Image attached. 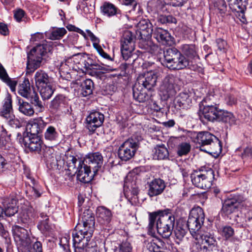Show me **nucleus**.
Masks as SVG:
<instances>
[{
  "label": "nucleus",
  "mask_w": 252,
  "mask_h": 252,
  "mask_svg": "<svg viewBox=\"0 0 252 252\" xmlns=\"http://www.w3.org/2000/svg\"><path fill=\"white\" fill-rule=\"evenodd\" d=\"M164 65L171 70L188 68L194 71L202 72L203 69L198 64L183 55L176 48H169L164 51Z\"/></svg>",
  "instance_id": "1"
},
{
  "label": "nucleus",
  "mask_w": 252,
  "mask_h": 252,
  "mask_svg": "<svg viewBox=\"0 0 252 252\" xmlns=\"http://www.w3.org/2000/svg\"><path fill=\"white\" fill-rule=\"evenodd\" d=\"M195 142L197 148L207 153H215L221 150V141L215 135L208 131L198 132Z\"/></svg>",
  "instance_id": "2"
},
{
  "label": "nucleus",
  "mask_w": 252,
  "mask_h": 252,
  "mask_svg": "<svg viewBox=\"0 0 252 252\" xmlns=\"http://www.w3.org/2000/svg\"><path fill=\"white\" fill-rule=\"evenodd\" d=\"M156 221L171 226L174 228L175 225V217L171 210L166 209L159 210L152 213H149V224L147 227L148 234L154 236L156 235Z\"/></svg>",
  "instance_id": "3"
},
{
  "label": "nucleus",
  "mask_w": 252,
  "mask_h": 252,
  "mask_svg": "<svg viewBox=\"0 0 252 252\" xmlns=\"http://www.w3.org/2000/svg\"><path fill=\"white\" fill-rule=\"evenodd\" d=\"M17 140L22 146L28 148L31 151L41 153L45 158H47L52 154L53 149L46 147L43 144L40 136H22L20 133H18Z\"/></svg>",
  "instance_id": "4"
},
{
  "label": "nucleus",
  "mask_w": 252,
  "mask_h": 252,
  "mask_svg": "<svg viewBox=\"0 0 252 252\" xmlns=\"http://www.w3.org/2000/svg\"><path fill=\"white\" fill-rule=\"evenodd\" d=\"M204 220L205 214L203 210L201 207L197 206L191 210L187 225L193 237L205 232L201 230Z\"/></svg>",
  "instance_id": "5"
},
{
  "label": "nucleus",
  "mask_w": 252,
  "mask_h": 252,
  "mask_svg": "<svg viewBox=\"0 0 252 252\" xmlns=\"http://www.w3.org/2000/svg\"><path fill=\"white\" fill-rule=\"evenodd\" d=\"M243 201V196L239 194H231L222 204V213L230 220L238 222V208L240 207L241 203Z\"/></svg>",
  "instance_id": "6"
},
{
  "label": "nucleus",
  "mask_w": 252,
  "mask_h": 252,
  "mask_svg": "<svg viewBox=\"0 0 252 252\" xmlns=\"http://www.w3.org/2000/svg\"><path fill=\"white\" fill-rule=\"evenodd\" d=\"M192 184L196 187L206 189L212 186L215 179L214 171L211 168L194 171L190 175Z\"/></svg>",
  "instance_id": "7"
},
{
  "label": "nucleus",
  "mask_w": 252,
  "mask_h": 252,
  "mask_svg": "<svg viewBox=\"0 0 252 252\" xmlns=\"http://www.w3.org/2000/svg\"><path fill=\"white\" fill-rule=\"evenodd\" d=\"M46 53L45 46L39 44L33 47L28 53L27 63V72L32 73L39 68L43 61V56Z\"/></svg>",
  "instance_id": "8"
},
{
  "label": "nucleus",
  "mask_w": 252,
  "mask_h": 252,
  "mask_svg": "<svg viewBox=\"0 0 252 252\" xmlns=\"http://www.w3.org/2000/svg\"><path fill=\"white\" fill-rule=\"evenodd\" d=\"M179 81V78L173 74H168L165 77L159 90V94L162 100H167L176 94Z\"/></svg>",
  "instance_id": "9"
},
{
  "label": "nucleus",
  "mask_w": 252,
  "mask_h": 252,
  "mask_svg": "<svg viewBox=\"0 0 252 252\" xmlns=\"http://www.w3.org/2000/svg\"><path fill=\"white\" fill-rule=\"evenodd\" d=\"M141 137L132 136L125 141L118 150V156L121 159L127 161L132 158L138 148L139 142Z\"/></svg>",
  "instance_id": "10"
},
{
  "label": "nucleus",
  "mask_w": 252,
  "mask_h": 252,
  "mask_svg": "<svg viewBox=\"0 0 252 252\" xmlns=\"http://www.w3.org/2000/svg\"><path fill=\"white\" fill-rule=\"evenodd\" d=\"M198 240L196 244L197 252H216L219 251L218 243L214 235L209 232H203L194 237Z\"/></svg>",
  "instance_id": "11"
},
{
  "label": "nucleus",
  "mask_w": 252,
  "mask_h": 252,
  "mask_svg": "<svg viewBox=\"0 0 252 252\" xmlns=\"http://www.w3.org/2000/svg\"><path fill=\"white\" fill-rule=\"evenodd\" d=\"M79 221L83 223V228L80 229V224L78 223L72 232L92 237L95 224L94 217L92 211L90 209L85 210Z\"/></svg>",
  "instance_id": "12"
},
{
  "label": "nucleus",
  "mask_w": 252,
  "mask_h": 252,
  "mask_svg": "<svg viewBox=\"0 0 252 252\" xmlns=\"http://www.w3.org/2000/svg\"><path fill=\"white\" fill-rule=\"evenodd\" d=\"M12 232L19 250L23 252L24 250L29 249L32 241L28 230L22 226L14 225L12 227Z\"/></svg>",
  "instance_id": "13"
},
{
  "label": "nucleus",
  "mask_w": 252,
  "mask_h": 252,
  "mask_svg": "<svg viewBox=\"0 0 252 252\" xmlns=\"http://www.w3.org/2000/svg\"><path fill=\"white\" fill-rule=\"evenodd\" d=\"M134 36L131 32L125 31L121 39V52L126 61L130 59L135 49Z\"/></svg>",
  "instance_id": "14"
},
{
  "label": "nucleus",
  "mask_w": 252,
  "mask_h": 252,
  "mask_svg": "<svg viewBox=\"0 0 252 252\" xmlns=\"http://www.w3.org/2000/svg\"><path fill=\"white\" fill-rule=\"evenodd\" d=\"M159 75L160 70L158 69L149 70L144 74L139 75L134 85L150 90L156 85Z\"/></svg>",
  "instance_id": "15"
},
{
  "label": "nucleus",
  "mask_w": 252,
  "mask_h": 252,
  "mask_svg": "<svg viewBox=\"0 0 252 252\" xmlns=\"http://www.w3.org/2000/svg\"><path fill=\"white\" fill-rule=\"evenodd\" d=\"M72 238L74 252H89L90 247L89 242L92 237L83 235L79 233L72 232Z\"/></svg>",
  "instance_id": "16"
},
{
  "label": "nucleus",
  "mask_w": 252,
  "mask_h": 252,
  "mask_svg": "<svg viewBox=\"0 0 252 252\" xmlns=\"http://www.w3.org/2000/svg\"><path fill=\"white\" fill-rule=\"evenodd\" d=\"M104 120V115L98 112L94 111L86 117V128L92 132H94L97 128L102 126Z\"/></svg>",
  "instance_id": "17"
},
{
  "label": "nucleus",
  "mask_w": 252,
  "mask_h": 252,
  "mask_svg": "<svg viewBox=\"0 0 252 252\" xmlns=\"http://www.w3.org/2000/svg\"><path fill=\"white\" fill-rule=\"evenodd\" d=\"M92 168L84 161L79 160L76 171L77 178L80 182L88 183L91 182L96 173L91 171Z\"/></svg>",
  "instance_id": "18"
},
{
  "label": "nucleus",
  "mask_w": 252,
  "mask_h": 252,
  "mask_svg": "<svg viewBox=\"0 0 252 252\" xmlns=\"http://www.w3.org/2000/svg\"><path fill=\"white\" fill-rule=\"evenodd\" d=\"M84 162L89 164L94 173H96L98 170L101 167L103 158L101 154L99 152H93L88 154L83 160Z\"/></svg>",
  "instance_id": "19"
},
{
  "label": "nucleus",
  "mask_w": 252,
  "mask_h": 252,
  "mask_svg": "<svg viewBox=\"0 0 252 252\" xmlns=\"http://www.w3.org/2000/svg\"><path fill=\"white\" fill-rule=\"evenodd\" d=\"M80 59L79 64L81 62L84 64V67L88 70H90L92 65L95 62L93 60L89 57V55L86 53H79L74 55L73 57L68 58L64 63L65 65L68 66L69 68H74L73 62L75 63L74 59Z\"/></svg>",
  "instance_id": "20"
},
{
  "label": "nucleus",
  "mask_w": 252,
  "mask_h": 252,
  "mask_svg": "<svg viewBox=\"0 0 252 252\" xmlns=\"http://www.w3.org/2000/svg\"><path fill=\"white\" fill-rule=\"evenodd\" d=\"M68 99L65 95L59 94L50 102L49 107L53 112H64L68 106Z\"/></svg>",
  "instance_id": "21"
},
{
  "label": "nucleus",
  "mask_w": 252,
  "mask_h": 252,
  "mask_svg": "<svg viewBox=\"0 0 252 252\" xmlns=\"http://www.w3.org/2000/svg\"><path fill=\"white\" fill-rule=\"evenodd\" d=\"M46 126L47 123L41 118L34 119L28 123L27 128L29 131L26 136H40Z\"/></svg>",
  "instance_id": "22"
},
{
  "label": "nucleus",
  "mask_w": 252,
  "mask_h": 252,
  "mask_svg": "<svg viewBox=\"0 0 252 252\" xmlns=\"http://www.w3.org/2000/svg\"><path fill=\"white\" fill-rule=\"evenodd\" d=\"M96 214L97 221L100 225L107 226L110 224L113 217L110 210L104 206H99L96 209Z\"/></svg>",
  "instance_id": "23"
},
{
  "label": "nucleus",
  "mask_w": 252,
  "mask_h": 252,
  "mask_svg": "<svg viewBox=\"0 0 252 252\" xmlns=\"http://www.w3.org/2000/svg\"><path fill=\"white\" fill-rule=\"evenodd\" d=\"M152 31L153 37L158 42L161 43L163 45H171L172 44L173 38L167 30L161 28L156 27Z\"/></svg>",
  "instance_id": "24"
},
{
  "label": "nucleus",
  "mask_w": 252,
  "mask_h": 252,
  "mask_svg": "<svg viewBox=\"0 0 252 252\" xmlns=\"http://www.w3.org/2000/svg\"><path fill=\"white\" fill-rule=\"evenodd\" d=\"M148 187V194L150 197H153L161 194L166 186L163 180L157 178L149 182Z\"/></svg>",
  "instance_id": "25"
},
{
  "label": "nucleus",
  "mask_w": 252,
  "mask_h": 252,
  "mask_svg": "<svg viewBox=\"0 0 252 252\" xmlns=\"http://www.w3.org/2000/svg\"><path fill=\"white\" fill-rule=\"evenodd\" d=\"M220 109L217 105H207L204 106L202 111L201 118H204L208 121H217Z\"/></svg>",
  "instance_id": "26"
},
{
  "label": "nucleus",
  "mask_w": 252,
  "mask_h": 252,
  "mask_svg": "<svg viewBox=\"0 0 252 252\" xmlns=\"http://www.w3.org/2000/svg\"><path fill=\"white\" fill-rule=\"evenodd\" d=\"M17 200L13 198H7L3 202V216L10 217L14 216L18 212V207L17 206Z\"/></svg>",
  "instance_id": "27"
},
{
  "label": "nucleus",
  "mask_w": 252,
  "mask_h": 252,
  "mask_svg": "<svg viewBox=\"0 0 252 252\" xmlns=\"http://www.w3.org/2000/svg\"><path fill=\"white\" fill-rule=\"evenodd\" d=\"M191 103V98L188 92H183L179 94L175 99V107L178 109L188 108Z\"/></svg>",
  "instance_id": "28"
},
{
  "label": "nucleus",
  "mask_w": 252,
  "mask_h": 252,
  "mask_svg": "<svg viewBox=\"0 0 252 252\" xmlns=\"http://www.w3.org/2000/svg\"><path fill=\"white\" fill-rule=\"evenodd\" d=\"M12 100L11 96L7 94L2 102V106L0 109V116L3 118L6 117L13 114Z\"/></svg>",
  "instance_id": "29"
},
{
  "label": "nucleus",
  "mask_w": 252,
  "mask_h": 252,
  "mask_svg": "<svg viewBox=\"0 0 252 252\" xmlns=\"http://www.w3.org/2000/svg\"><path fill=\"white\" fill-rule=\"evenodd\" d=\"M153 238L147 241L146 248L151 252H158L163 250L165 243L160 238L152 236Z\"/></svg>",
  "instance_id": "30"
},
{
  "label": "nucleus",
  "mask_w": 252,
  "mask_h": 252,
  "mask_svg": "<svg viewBox=\"0 0 252 252\" xmlns=\"http://www.w3.org/2000/svg\"><path fill=\"white\" fill-rule=\"evenodd\" d=\"M182 54L192 60L199 59L197 48L194 44H183L181 46Z\"/></svg>",
  "instance_id": "31"
},
{
  "label": "nucleus",
  "mask_w": 252,
  "mask_h": 252,
  "mask_svg": "<svg viewBox=\"0 0 252 252\" xmlns=\"http://www.w3.org/2000/svg\"><path fill=\"white\" fill-rule=\"evenodd\" d=\"M34 79L37 88L51 83L49 76L42 70H39L36 72Z\"/></svg>",
  "instance_id": "32"
},
{
  "label": "nucleus",
  "mask_w": 252,
  "mask_h": 252,
  "mask_svg": "<svg viewBox=\"0 0 252 252\" xmlns=\"http://www.w3.org/2000/svg\"><path fill=\"white\" fill-rule=\"evenodd\" d=\"M18 92L20 95L27 99L32 97L35 92L32 91L30 86V83L28 79H25L24 81L19 85Z\"/></svg>",
  "instance_id": "33"
},
{
  "label": "nucleus",
  "mask_w": 252,
  "mask_h": 252,
  "mask_svg": "<svg viewBox=\"0 0 252 252\" xmlns=\"http://www.w3.org/2000/svg\"><path fill=\"white\" fill-rule=\"evenodd\" d=\"M133 98L139 102H144L149 99V96L147 94V90L143 88H141L138 86L134 85L133 87Z\"/></svg>",
  "instance_id": "34"
},
{
  "label": "nucleus",
  "mask_w": 252,
  "mask_h": 252,
  "mask_svg": "<svg viewBox=\"0 0 252 252\" xmlns=\"http://www.w3.org/2000/svg\"><path fill=\"white\" fill-rule=\"evenodd\" d=\"M152 156L154 159L163 160L168 158L169 153L164 145H158L153 150Z\"/></svg>",
  "instance_id": "35"
},
{
  "label": "nucleus",
  "mask_w": 252,
  "mask_h": 252,
  "mask_svg": "<svg viewBox=\"0 0 252 252\" xmlns=\"http://www.w3.org/2000/svg\"><path fill=\"white\" fill-rule=\"evenodd\" d=\"M158 233L164 239H168L171 235L173 228L171 226L157 221L155 229Z\"/></svg>",
  "instance_id": "36"
},
{
  "label": "nucleus",
  "mask_w": 252,
  "mask_h": 252,
  "mask_svg": "<svg viewBox=\"0 0 252 252\" xmlns=\"http://www.w3.org/2000/svg\"><path fill=\"white\" fill-rule=\"evenodd\" d=\"M218 117L217 120L218 122H222L232 125L235 123V118L232 113L227 111L220 109Z\"/></svg>",
  "instance_id": "37"
},
{
  "label": "nucleus",
  "mask_w": 252,
  "mask_h": 252,
  "mask_svg": "<svg viewBox=\"0 0 252 252\" xmlns=\"http://www.w3.org/2000/svg\"><path fill=\"white\" fill-rule=\"evenodd\" d=\"M18 110L22 114L28 116L33 115L34 110L30 103L18 98Z\"/></svg>",
  "instance_id": "38"
},
{
  "label": "nucleus",
  "mask_w": 252,
  "mask_h": 252,
  "mask_svg": "<svg viewBox=\"0 0 252 252\" xmlns=\"http://www.w3.org/2000/svg\"><path fill=\"white\" fill-rule=\"evenodd\" d=\"M232 11H243L247 9L248 0H226Z\"/></svg>",
  "instance_id": "39"
},
{
  "label": "nucleus",
  "mask_w": 252,
  "mask_h": 252,
  "mask_svg": "<svg viewBox=\"0 0 252 252\" xmlns=\"http://www.w3.org/2000/svg\"><path fill=\"white\" fill-rule=\"evenodd\" d=\"M0 78L9 86L11 91L15 92L17 81L15 80L11 79L6 73V70L2 65H0Z\"/></svg>",
  "instance_id": "40"
},
{
  "label": "nucleus",
  "mask_w": 252,
  "mask_h": 252,
  "mask_svg": "<svg viewBox=\"0 0 252 252\" xmlns=\"http://www.w3.org/2000/svg\"><path fill=\"white\" fill-rule=\"evenodd\" d=\"M101 10L103 15L111 17L120 13V11L112 3L104 2L101 7Z\"/></svg>",
  "instance_id": "41"
},
{
  "label": "nucleus",
  "mask_w": 252,
  "mask_h": 252,
  "mask_svg": "<svg viewBox=\"0 0 252 252\" xmlns=\"http://www.w3.org/2000/svg\"><path fill=\"white\" fill-rule=\"evenodd\" d=\"M81 94L84 97L87 96L93 93L94 83L90 79L84 80L81 85Z\"/></svg>",
  "instance_id": "42"
},
{
  "label": "nucleus",
  "mask_w": 252,
  "mask_h": 252,
  "mask_svg": "<svg viewBox=\"0 0 252 252\" xmlns=\"http://www.w3.org/2000/svg\"><path fill=\"white\" fill-rule=\"evenodd\" d=\"M43 100H48L52 96L55 89L51 83L37 88Z\"/></svg>",
  "instance_id": "43"
},
{
  "label": "nucleus",
  "mask_w": 252,
  "mask_h": 252,
  "mask_svg": "<svg viewBox=\"0 0 252 252\" xmlns=\"http://www.w3.org/2000/svg\"><path fill=\"white\" fill-rule=\"evenodd\" d=\"M44 136L45 140L47 141H55L57 140L59 133L55 127L49 126L46 128Z\"/></svg>",
  "instance_id": "44"
},
{
  "label": "nucleus",
  "mask_w": 252,
  "mask_h": 252,
  "mask_svg": "<svg viewBox=\"0 0 252 252\" xmlns=\"http://www.w3.org/2000/svg\"><path fill=\"white\" fill-rule=\"evenodd\" d=\"M149 4L153 10L158 13L164 12L167 10L165 3L163 0H152Z\"/></svg>",
  "instance_id": "45"
},
{
  "label": "nucleus",
  "mask_w": 252,
  "mask_h": 252,
  "mask_svg": "<svg viewBox=\"0 0 252 252\" xmlns=\"http://www.w3.org/2000/svg\"><path fill=\"white\" fill-rule=\"evenodd\" d=\"M31 103L35 107V111L37 112H42L44 111L45 108L42 104V101L39 99V96L37 93H35L29 99Z\"/></svg>",
  "instance_id": "46"
},
{
  "label": "nucleus",
  "mask_w": 252,
  "mask_h": 252,
  "mask_svg": "<svg viewBox=\"0 0 252 252\" xmlns=\"http://www.w3.org/2000/svg\"><path fill=\"white\" fill-rule=\"evenodd\" d=\"M187 232V227L186 226L178 225L174 230L175 235L176 238V243L179 244L180 242L183 240Z\"/></svg>",
  "instance_id": "47"
},
{
  "label": "nucleus",
  "mask_w": 252,
  "mask_h": 252,
  "mask_svg": "<svg viewBox=\"0 0 252 252\" xmlns=\"http://www.w3.org/2000/svg\"><path fill=\"white\" fill-rule=\"evenodd\" d=\"M191 146L187 142H182L178 145L177 149V153L179 156L187 155L190 151Z\"/></svg>",
  "instance_id": "48"
},
{
  "label": "nucleus",
  "mask_w": 252,
  "mask_h": 252,
  "mask_svg": "<svg viewBox=\"0 0 252 252\" xmlns=\"http://www.w3.org/2000/svg\"><path fill=\"white\" fill-rule=\"evenodd\" d=\"M66 32L67 31L64 28L54 29L50 33V38L52 40L60 39L62 38Z\"/></svg>",
  "instance_id": "49"
},
{
  "label": "nucleus",
  "mask_w": 252,
  "mask_h": 252,
  "mask_svg": "<svg viewBox=\"0 0 252 252\" xmlns=\"http://www.w3.org/2000/svg\"><path fill=\"white\" fill-rule=\"evenodd\" d=\"M4 118L7 121L8 125L13 128H19L21 126L20 121L15 117L13 113Z\"/></svg>",
  "instance_id": "50"
},
{
  "label": "nucleus",
  "mask_w": 252,
  "mask_h": 252,
  "mask_svg": "<svg viewBox=\"0 0 252 252\" xmlns=\"http://www.w3.org/2000/svg\"><path fill=\"white\" fill-rule=\"evenodd\" d=\"M19 223H21L25 227L32 224V219L26 212H23L21 214L18 219Z\"/></svg>",
  "instance_id": "51"
},
{
  "label": "nucleus",
  "mask_w": 252,
  "mask_h": 252,
  "mask_svg": "<svg viewBox=\"0 0 252 252\" xmlns=\"http://www.w3.org/2000/svg\"><path fill=\"white\" fill-rule=\"evenodd\" d=\"M158 21L162 24H176L177 22L176 19L171 15H164L161 14L158 17Z\"/></svg>",
  "instance_id": "52"
},
{
  "label": "nucleus",
  "mask_w": 252,
  "mask_h": 252,
  "mask_svg": "<svg viewBox=\"0 0 252 252\" xmlns=\"http://www.w3.org/2000/svg\"><path fill=\"white\" fill-rule=\"evenodd\" d=\"M240 206L242 207V211L246 215L247 212L249 214L248 220H250L252 219V217H250L251 214L252 213V205L251 203L243 199V201L241 203Z\"/></svg>",
  "instance_id": "53"
},
{
  "label": "nucleus",
  "mask_w": 252,
  "mask_h": 252,
  "mask_svg": "<svg viewBox=\"0 0 252 252\" xmlns=\"http://www.w3.org/2000/svg\"><path fill=\"white\" fill-rule=\"evenodd\" d=\"M220 231L221 235L225 237L226 239H229L234 234V229L230 226H223Z\"/></svg>",
  "instance_id": "54"
},
{
  "label": "nucleus",
  "mask_w": 252,
  "mask_h": 252,
  "mask_svg": "<svg viewBox=\"0 0 252 252\" xmlns=\"http://www.w3.org/2000/svg\"><path fill=\"white\" fill-rule=\"evenodd\" d=\"M114 252H132V247L129 243H123L116 247Z\"/></svg>",
  "instance_id": "55"
},
{
  "label": "nucleus",
  "mask_w": 252,
  "mask_h": 252,
  "mask_svg": "<svg viewBox=\"0 0 252 252\" xmlns=\"http://www.w3.org/2000/svg\"><path fill=\"white\" fill-rule=\"evenodd\" d=\"M240 156L244 160L252 158V146H248L245 148L243 152L241 153Z\"/></svg>",
  "instance_id": "56"
},
{
  "label": "nucleus",
  "mask_w": 252,
  "mask_h": 252,
  "mask_svg": "<svg viewBox=\"0 0 252 252\" xmlns=\"http://www.w3.org/2000/svg\"><path fill=\"white\" fill-rule=\"evenodd\" d=\"M27 250L29 252H42V244L40 242L36 241L32 245V247L31 244L29 249ZM24 251H27V250H24Z\"/></svg>",
  "instance_id": "57"
},
{
  "label": "nucleus",
  "mask_w": 252,
  "mask_h": 252,
  "mask_svg": "<svg viewBox=\"0 0 252 252\" xmlns=\"http://www.w3.org/2000/svg\"><path fill=\"white\" fill-rule=\"evenodd\" d=\"M216 43L219 50L222 52H226L227 44L224 40L220 38H217Z\"/></svg>",
  "instance_id": "58"
},
{
  "label": "nucleus",
  "mask_w": 252,
  "mask_h": 252,
  "mask_svg": "<svg viewBox=\"0 0 252 252\" xmlns=\"http://www.w3.org/2000/svg\"><path fill=\"white\" fill-rule=\"evenodd\" d=\"M93 46L102 57L109 61L113 60V59L108 54L104 51L101 47L99 45V43Z\"/></svg>",
  "instance_id": "59"
},
{
  "label": "nucleus",
  "mask_w": 252,
  "mask_h": 252,
  "mask_svg": "<svg viewBox=\"0 0 252 252\" xmlns=\"http://www.w3.org/2000/svg\"><path fill=\"white\" fill-rule=\"evenodd\" d=\"M32 182L33 187H31L30 189V191L32 193V195L35 198H37L40 196L41 193L39 189V187L37 185L35 184L34 180H32Z\"/></svg>",
  "instance_id": "60"
},
{
  "label": "nucleus",
  "mask_w": 252,
  "mask_h": 252,
  "mask_svg": "<svg viewBox=\"0 0 252 252\" xmlns=\"http://www.w3.org/2000/svg\"><path fill=\"white\" fill-rule=\"evenodd\" d=\"M224 100L226 103L228 105H234L237 102V99L235 97L230 94H225Z\"/></svg>",
  "instance_id": "61"
},
{
  "label": "nucleus",
  "mask_w": 252,
  "mask_h": 252,
  "mask_svg": "<svg viewBox=\"0 0 252 252\" xmlns=\"http://www.w3.org/2000/svg\"><path fill=\"white\" fill-rule=\"evenodd\" d=\"M131 194L133 195V196L131 197H129L128 195H126L128 200L130 202L131 204H133L134 203L136 202L137 199V196L138 194V189L137 188H134L131 191Z\"/></svg>",
  "instance_id": "62"
},
{
  "label": "nucleus",
  "mask_w": 252,
  "mask_h": 252,
  "mask_svg": "<svg viewBox=\"0 0 252 252\" xmlns=\"http://www.w3.org/2000/svg\"><path fill=\"white\" fill-rule=\"evenodd\" d=\"M25 11L21 9H19L14 12V18L17 22H21L22 21V19L25 16Z\"/></svg>",
  "instance_id": "63"
},
{
  "label": "nucleus",
  "mask_w": 252,
  "mask_h": 252,
  "mask_svg": "<svg viewBox=\"0 0 252 252\" xmlns=\"http://www.w3.org/2000/svg\"><path fill=\"white\" fill-rule=\"evenodd\" d=\"M86 32L88 36L90 37V40L93 42V46L99 43V39L96 37L90 30H87Z\"/></svg>",
  "instance_id": "64"
}]
</instances>
